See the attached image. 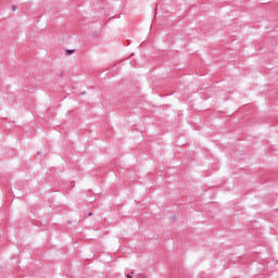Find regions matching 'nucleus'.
Segmentation results:
<instances>
[{
    "label": "nucleus",
    "mask_w": 278,
    "mask_h": 278,
    "mask_svg": "<svg viewBox=\"0 0 278 278\" xmlns=\"http://www.w3.org/2000/svg\"><path fill=\"white\" fill-rule=\"evenodd\" d=\"M131 275H134V271H131L130 274L126 275V277L127 278H134V276H131Z\"/></svg>",
    "instance_id": "7ed1b4c3"
},
{
    "label": "nucleus",
    "mask_w": 278,
    "mask_h": 278,
    "mask_svg": "<svg viewBox=\"0 0 278 278\" xmlns=\"http://www.w3.org/2000/svg\"><path fill=\"white\" fill-rule=\"evenodd\" d=\"M74 53H75V50H73V49L65 50V55H73Z\"/></svg>",
    "instance_id": "f257e3e1"
},
{
    "label": "nucleus",
    "mask_w": 278,
    "mask_h": 278,
    "mask_svg": "<svg viewBox=\"0 0 278 278\" xmlns=\"http://www.w3.org/2000/svg\"><path fill=\"white\" fill-rule=\"evenodd\" d=\"M11 10H12V12H16V5L13 4V5L11 7Z\"/></svg>",
    "instance_id": "f03ea898"
}]
</instances>
